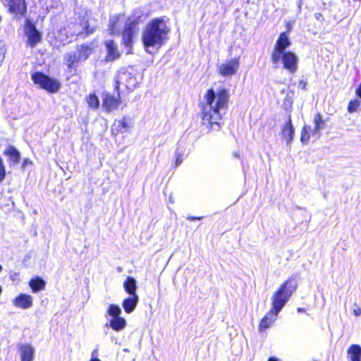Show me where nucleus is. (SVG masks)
I'll use <instances>...</instances> for the list:
<instances>
[{
    "instance_id": "nucleus-1",
    "label": "nucleus",
    "mask_w": 361,
    "mask_h": 361,
    "mask_svg": "<svg viewBox=\"0 0 361 361\" xmlns=\"http://www.w3.org/2000/svg\"><path fill=\"white\" fill-rule=\"evenodd\" d=\"M228 91L225 88L219 89L216 92L212 88L207 90L204 99L207 105L209 106L210 112L207 114L204 111V121H209V130L214 129L219 131L221 129L218 121L222 118L221 110L228 107Z\"/></svg>"
},
{
    "instance_id": "nucleus-2",
    "label": "nucleus",
    "mask_w": 361,
    "mask_h": 361,
    "mask_svg": "<svg viewBox=\"0 0 361 361\" xmlns=\"http://www.w3.org/2000/svg\"><path fill=\"white\" fill-rule=\"evenodd\" d=\"M170 28L164 17L154 18L146 25L142 33V41L145 49H159L169 39Z\"/></svg>"
},
{
    "instance_id": "nucleus-3",
    "label": "nucleus",
    "mask_w": 361,
    "mask_h": 361,
    "mask_svg": "<svg viewBox=\"0 0 361 361\" xmlns=\"http://www.w3.org/2000/svg\"><path fill=\"white\" fill-rule=\"evenodd\" d=\"M298 279V274H293L274 293L271 310L266 314V319H269V323L272 324L276 319L278 314L282 310L293 293L297 290Z\"/></svg>"
},
{
    "instance_id": "nucleus-4",
    "label": "nucleus",
    "mask_w": 361,
    "mask_h": 361,
    "mask_svg": "<svg viewBox=\"0 0 361 361\" xmlns=\"http://www.w3.org/2000/svg\"><path fill=\"white\" fill-rule=\"evenodd\" d=\"M271 63L274 68H278L281 61L283 68L288 71L290 73L294 74L298 68L299 59L296 54L292 51L282 53L276 56H271Z\"/></svg>"
},
{
    "instance_id": "nucleus-5",
    "label": "nucleus",
    "mask_w": 361,
    "mask_h": 361,
    "mask_svg": "<svg viewBox=\"0 0 361 361\" xmlns=\"http://www.w3.org/2000/svg\"><path fill=\"white\" fill-rule=\"evenodd\" d=\"M32 79L35 84L38 85L41 88L51 93L56 92L61 86L60 82L57 80L40 72L33 73Z\"/></svg>"
},
{
    "instance_id": "nucleus-6",
    "label": "nucleus",
    "mask_w": 361,
    "mask_h": 361,
    "mask_svg": "<svg viewBox=\"0 0 361 361\" xmlns=\"http://www.w3.org/2000/svg\"><path fill=\"white\" fill-rule=\"evenodd\" d=\"M133 68H121L117 73L115 81V90H119V85H123L126 88L130 89L137 82L136 78L132 72Z\"/></svg>"
},
{
    "instance_id": "nucleus-7",
    "label": "nucleus",
    "mask_w": 361,
    "mask_h": 361,
    "mask_svg": "<svg viewBox=\"0 0 361 361\" xmlns=\"http://www.w3.org/2000/svg\"><path fill=\"white\" fill-rule=\"evenodd\" d=\"M291 44L287 32L280 33L274 44L271 56H278V54L281 55L282 53L287 52L288 51L286 49L290 47Z\"/></svg>"
},
{
    "instance_id": "nucleus-8",
    "label": "nucleus",
    "mask_w": 361,
    "mask_h": 361,
    "mask_svg": "<svg viewBox=\"0 0 361 361\" xmlns=\"http://www.w3.org/2000/svg\"><path fill=\"white\" fill-rule=\"evenodd\" d=\"M133 126V121L131 118L124 116L121 120H116L111 126V133L117 135L119 133H127Z\"/></svg>"
},
{
    "instance_id": "nucleus-9",
    "label": "nucleus",
    "mask_w": 361,
    "mask_h": 361,
    "mask_svg": "<svg viewBox=\"0 0 361 361\" xmlns=\"http://www.w3.org/2000/svg\"><path fill=\"white\" fill-rule=\"evenodd\" d=\"M121 104V97L118 90L117 95L114 96L110 94H105L103 97V106L104 109L108 111L116 110Z\"/></svg>"
},
{
    "instance_id": "nucleus-10",
    "label": "nucleus",
    "mask_w": 361,
    "mask_h": 361,
    "mask_svg": "<svg viewBox=\"0 0 361 361\" xmlns=\"http://www.w3.org/2000/svg\"><path fill=\"white\" fill-rule=\"evenodd\" d=\"M239 67L238 59H233L219 66V73L224 77L234 75Z\"/></svg>"
},
{
    "instance_id": "nucleus-11",
    "label": "nucleus",
    "mask_w": 361,
    "mask_h": 361,
    "mask_svg": "<svg viewBox=\"0 0 361 361\" xmlns=\"http://www.w3.org/2000/svg\"><path fill=\"white\" fill-rule=\"evenodd\" d=\"M135 24L134 23H130L126 25L123 34H122V41L126 47L129 48L128 52H130V49L133 47V37L135 30Z\"/></svg>"
},
{
    "instance_id": "nucleus-12",
    "label": "nucleus",
    "mask_w": 361,
    "mask_h": 361,
    "mask_svg": "<svg viewBox=\"0 0 361 361\" xmlns=\"http://www.w3.org/2000/svg\"><path fill=\"white\" fill-rule=\"evenodd\" d=\"M25 32L27 36V42L30 47H33L40 42L41 35L32 23H30L27 24Z\"/></svg>"
},
{
    "instance_id": "nucleus-13",
    "label": "nucleus",
    "mask_w": 361,
    "mask_h": 361,
    "mask_svg": "<svg viewBox=\"0 0 361 361\" xmlns=\"http://www.w3.org/2000/svg\"><path fill=\"white\" fill-rule=\"evenodd\" d=\"M295 128L292 123L291 116L289 114L286 124L282 128V136L288 145H290L294 137Z\"/></svg>"
},
{
    "instance_id": "nucleus-14",
    "label": "nucleus",
    "mask_w": 361,
    "mask_h": 361,
    "mask_svg": "<svg viewBox=\"0 0 361 361\" xmlns=\"http://www.w3.org/2000/svg\"><path fill=\"white\" fill-rule=\"evenodd\" d=\"M5 5L9 7V11L16 14H23L25 12L26 6L24 0H2Z\"/></svg>"
},
{
    "instance_id": "nucleus-15",
    "label": "nucleus",
    "mask_w": 361,
    "mask_h": 361,
    "mask_svg": "<svg viewBox=\"0 0 361 361\" xmlns=\"http://www.w3.org/2000/svg\"><path fill=\"white\" fill-rule=\"evenodd\" d=\"M104 44L106 49L105 61L109 62L118 59L120 53L115 42L113 40H106Z\"/></svg>"
},
{
    "instance_id": "nucleus-16",
    "label": "nucleus",
    "mask_w": 361,
    "mask_h": 361,
    "mask_svg": "<svg viewBox=\"0 0 361 361\" xmlns=\"http://www.w3.org/2000/svg\"><path fill=\"white\" fill-rule=\"evenodd\" d=\"M13 303L15 307L28 309L32 306V297L30 295L20 293L15 298Z\"/></svg>"
},
{
    "instance_id": "nucleus-17",
    "label": "nucleus",
    "mask_w": 361,
    "mask_h": 361,
    "mask_svg": "<svg viewBox=\"0 0 361 361\" xmlns=\"http://www.w3.org/2000/svg\"><path fill=\"white\" fill-rule=\"evenodd\" d=\"M21 361H32L34 359L35 349L29 344H22L19 346Z\"/></svg>"
},
{
    "instance_id": "nucleus-18",
    "label": "nucleus",
    "mask_w": 361,
    "mask_h": 361,
    "mask_svg": "<svg viewBox=\"0 0 361 361\" xmlns=\"http://www.w3.org/2000/svg\"><path fill=\"white\" fill-rule=\"evenodd\" d=\"M77 51L67 52L64 55V62L68 69H72L82 61Z\"/></svg>"
},
{
    "instance_id": "nucleus-19",
    "label": "nucleus",
    "mask_w": 361,
    "mask_h": 361,
    "mask_svg": "<svg viewBox=\"0 0 361 361\" xmlns=\"http://www.w3.org/2000/svg\"><path fill=\"white\" fill-rule=\"evenodd\" d=\"M314 127L312 129V135L319 137L321 135V130H324L326 127V121L320 113H317L313 120Z\"/></svg>"
},
{
    "instance_id": "nucleus-20",
    "label": "nucleus",
    "mask_w": 361,
    "mask_h": 361,
    "mask_svg": "<svg viewBox=\"0 0 361 361\" xmlns=\"http://www.w3.org/2000/svg\"><path fill=\"white\" fill-rule=\"evenodd\" d=\"M139 300L137 295H130L126 298L122 303L125 312L128 314L131 313L136 307Z\"/></svg>"
},
{
    "instance_id": "nucleus-21",
    "label": "nucleus",
    "mask_w": 361,
    "mask_h": 361,
    "mask_svg": "<svg viewBox=\"0 0 361 361\" xmlns=\"http://www.w3.org/2000/svg\"><path fill=\"white\" fill-rule=\"evenodd\" d=\"M348 357L350 361H361V346L352 344L347 350Z\"/></svg>"
},
{
    "instance_id": "nucleus-22",
    "label": "nucleus",
    "mask_w": 361,
    "mask_h": 361,
    "mask_svg": "<svg viewBox=\"0 0 361 361\" xmlns=\"http://www.w3.org/2000/svg\"><path fill=\"white\" fill-rule=\"evenodd\" d=\"M106 326L111 327L116 331H120L126 327V321L121 317L112 318L109 323L106 324Z\"/></svg>"
},
{
    "instance_id": "nucleus-23",
    "label": "nucleus",
    "mask_w": 361,
    "mask_h": 361,
    "mask_svg": "<svg viewBox=\"0 0 361 361\" xmlns=\"http://www.w3.org/2000/svg\"><path fill=\"white\" fill-rule=\"evenodd\" d=\"M93 47L91 44H84L77 48V51L82 61H85L92 53Z\"/></svg>"
},
{
    "instance_id": "nucleus-24",
    "label": "nucleus",
    "mask_w": 361,
    "mask_h": 361,
    "mask_svg": "<svg viewBox=\"0 0 361 361\" xmlns=\"http://www.w3.org/2000/svg\"><path fill=\"white\" fill-rule=\"evenodd\" d=\"M123 287L126 293L130 295H137V284L136 280L131 276H128L123 283Z\"/></svg>"
},
{
    "instance_id": "nucleus-25",
    "label": "nucleus",
    "mask_w": 361,
    "mask_h": 361,
    "mask_svg": "<svg viewBox=\"0 0 361 361\" xmlns=\"http://www.w3.org/2000/svg\"><path fill=\"white\" fill-rule=\"evenodd\" d=\"M46 283L40 277H35L29 281V286L33 293H37L45 288Z\"/></svg>"
},
{
    "instance_id": "nucleus-26",
    "label": "nucleus",
    "mask_w": 361,
    "mask_h": 361,
    "mask_svg": "<svg viewBox=\"0 0 361 361\" xmlns=\"http://www.w3.org/2000/svg\"><path fill=\"white\" fill-rule=\"evenodd\" d=\"M4 154L9 157L13 164H18L20 161V154L16 148L9 146L4 152Z\"/></svg>"
},
{
    "instance_id": "nucleus-27",
    "label": "nucleus",
    "mask_w": 361,
    "mask_h": 361,
    "mask_svg": "<svg viewBox=\"0 0 361 361\" xmlns=\"http://www.w3.org/2000/svg\"><path fill=\"white\" fill-rule=\"evenodd\" d=\"M311 132L312 133V129L310 126L305 125L302 127L300 135V141L302 144L308 143Z\"/></svg>"
},
{
    "instance_id": "nucleus-28",
    "label": "nucleus",
    "mask_w": 361,
    "mask_h": 361,
    "mask_svg": "<svg viewBox=\"0 0 361 361\" xmlns=\"http://www.w3.org/2000/svg\"><path fill=\"white\" fill-rule=\"evenodd\" d=\"M107 313L112 318L118 317L121 314V309L118 305L111 304L108 307Z\"/></svg>"
},
{
    "instance_id": "nucleus-29",
    "label": "nucleus",
    "mask_w": 361,
    "mask_h": 361,
    "mask_svg": "<svg viewBox=\"0 0 361 361\" xmlns=\"http://www.w3.org/2000/svg\"><path fill=\"white\" fill-rule=\"evenodd\" d=\"M87 102L90 108L97 109L99 106V100L94 94H90L87 98Z\"/></svg>"
},
{
    "instance_id": "nucleus-30",
    "label": "nucleus",
    "mask_w": 361,
    "mask_h": 361,
    "mask_svg": "<svg viewBox=\"0 0 361 361\" xmlns=\"http://www.w3.org/2000/svg\"><path fill=\"white\" fill-rule=\"evenodd\" d=\"M360 104H361L360 101L357 99L350 100L348 102V108H347L348 113L352 114V113L356 112L357 111L359 106H360Z\"/></svg>"
},
{
    "instance_id": "nucleus-31",
    "label": "nucleus",
    "mask_w": 361,
    "mask_h": 361,
    "mask_svg": "<svg viewBox=\"0 0 361 361\" xmlns=\"http://www.w3.org/2000/svg\"><path fill=\"white\" fill-rule=\"evenodd\" d=\"M271 324V323H269V319H266V315H265L262 319V320L260 322L259 326V331H264L265 329L269 328Z\"/></svg>"
},
{
    "instance_id": "nucleus-32",
    "label": "nucleus",
    "mask_w": 361,
    "mask_h": 361,
    "mask_svg": "<svg viewBox=\"0 0 361 361\" xmlns=\"http://www.w3.org/2000/svg\"><path fill=\"white\" fill-rule=\"evenodd\" d=\"M6 48L5 43L3 41H0V66H1L3 61L5 58Z\"/></svg>"
},
{
    "instance_id": "nucleus-33",
    "label": "nucleus",
    "mask_w": 361,
    "mask_h": 361,
    "mask_svg": "<svg viewBox=\"0 0 361 361\" xmlns=\"http://www.w3.org/2000/svg\"><path fill=\"white\" fill-rule=\"evenodd\" d=\"M6 176V170L4 165L3 159L0 157V183L2 182Z\"/></svg>"
},
{
    "instance_id": "nucleus-34",
    "label": "nucleus",
    "mask_w": 361,
    "mask_h": 361,
    "mask_svg": "<svg viewBox=\"0 0 361 361\" xmlns=\"http://www.w3.org/2000/svg\"><path fill=\"white\" fill-rule=\"evenodd\" d=\"M176 159L175 166H176V167H177L182 163L183 158H182V154L180 153H176Z\"/></svg>"
},
{
    "instance_id": "nucleus-35",
    "label": "nucleus",
    "mask_w": 361,
    "mask_h": 361,
    "mask_svg": "<svg viewBox=\"0 0 361 361\" xmlns=\"http://www.w3.org/2000/svg\"><path fill=\"white\" fill-rule=\"evenodd\" d=\"M99 349L98 348H96L95 349L93 350V351L92 352V354H91V359H99L98 358V355H99Z\"/></svg>"
},
{
    "instance_id": "nucleus-36",
    "label": "nucleus",
    "mask_w": 361,
    "mask_h": 361,
    "mask_svg": "<svg viewBox=\"0 0 361 361\" xmlns=\"http://www.w3.org/2000/svg\"><path fill=\"white\" fill-rule=\"evenodd\" d=\"M299 87H300L302 90H307V82H305L303 80H301L299 81L298 84Z\"/></svg>"
},
{
    "instance_id": "nucleus-37",
    "label": "nucleus",
    "mask_w": 361,
    "mask_h": 361,
    "mask_svg": "<svg viewBox=\"0 0 361 361\" xmlns=\"http://www.w3.org/2000/svg\"><path fill=\"white\" fill-rule=\"evenodd\" d=\"M314 17L317 20L321 21V22H323L324 20L323 15L320 13H316L314 14Z\"/></svg>"
},
{
    "instance_id": "nucleus-38",
    "label": "nucleus",
    "mask_w": 361,
    "mask_h": 361,
    "mask_svg": "<svg viewBox=\"0 0 361 361\" xmlns=\"http://www.w3.org/2000/svg\"><path fill=\"white\" fill-rule=\"evenodd\" d=\"M356 95L361 99V82L358 85L357 87L355 90Z\"/></svg>"
},
{
    "instance_id": "nucleus-39",
    "label": "nucleus",
    "mask_w": 361,
    "mask_h": 361,
    "mask_svg": "<svg viewBox=\"0 0 361 361\" xmlns=\"http://www.w3.org/2000/svg\"><path fill=\"white\" fill-rule=\"evenodd\" d=\"M32 161L27 158L26 159H24L23 160V165H22V167L24 169L25 168V166L28 164H32Z\"/></svg>"
},
{
    "instance_id": "nucleus-40",
    "label": "nucleus",
    "mask_w": 361,
    "mask_h": 361,
    "mask_svg": "<svg viewBox=\"0 0 361 361\" xmlns=\"http://www.w3.org/2000/svg\"><path fill=\"white\" fill-rule=\"evenodd\" d=\"M187 219H188L190 221L201 220L202 217H195V216H188Z\"/></svg>"
},
{
    "instance_id": "nucleus-41",
    "label": "nucleus",
    "mask_w": 361,
    "mask_h": 361,
    "mask_svg": "<svg viewBox=\"0 0 361 361\" xmlns=\"http://www.w3.org/2000/svg\"><path fill=\"white\" fill-rule=\"evenodd\" d=\"M354 314L356 317L360 316L361 315V309L360 308H357L356 310H354Z\"/></svg>"
},
{
    "instance_id": "nucleus-42",
    "label": "nucleus",
    "mask_w": 361,
    "mask_h": 361,
    "mask_svg": "<svg viewBox=\"0 0 361 361\" xmlns=\"http://www.w3.org/2000/svg\"><path fill=\"white\" fill-rule=\"evenodd\" d=\"M287 34L292 30V25L290 23H288L286 24Z\"/></svg>"
},
{
    "instance_id": "nucleus-43",
    "label": "nucleus",
    "mask_w": 361,
    "mask_h": 361,
    "mask_svg": "<svg viewBox=\"0 0 361 361\" xmlns=\"http://www.w3.org/2000/svg\"><path fill=\"white\" fill-rule=\"evenodd\" d=\"M268 361H281L278 357L275 356L269 357Z\"/></svg>"
},
{
    "instance_id": "nucleus-44",
    "label": "nucleus",
    "mask_w": 361,
    "mask_h": 361,
    "mask_svg": "<svg viewBox=\"0 0 361 361\" xmlns=\"http://www.w3.org/2000/svg\"><path fill=\"white\" fill-rule=\"evenodd\" d=\"M305 311V309L303 307H298L297 308V312L298 313L304 312Z\"/></svg>"
},
{
    "instance_id": "nucleus-45",
    "label": "nucleus",
    "mask_w": 361,
    "mask_h": 361,
    "mask_svg": "<svg viewBox=\"0 0 361 361\" xmlns=\"http://www.w3.org/2000/svg\"><path fill=\"white\" fill-rule=\"evenodd\" d=\"M86 32L87 34L92 33L94 32L93 29L89 30V27L86 26Z\"/></svg>"
},
{
    "instance_id": "nucleus-46",
    "label": "nucleus",
    "mask_w": 361,
    "mask_h": 361,
    "mask_svg": "<svg viewBox=\"0 0 361 361\" xmlns=\"http://www.w3.org/2000/svg\"><path fill=\"white\" fill-rule=\"evenodd\" d=\"M123 350L126 353H128L130 351L129 349L128 348H124Z\"/></svg>"
},
{
    "instance_id": "nucleus-47",
    "label": "nucleus",
    "mask_w": 361,
    "mask_h": 361,
    "mask_svg": "<svg viewBox=\"0 0 361 361\" xmlns=\"http://www.w3.org/2000/svg\"><path fill=\"white\" fill-rule=\"evenodd\" d=\"M90 361H101L99 359H91Z\"/></svg>"
},
{
    "instance_id": "nucleus-48",
    "label": "nucleus",
    "mask_w": 361,
    "mask_h": 361,
    "mask_svg": "<svg viewBox=\"0 0 361 361\" xmlns=\"http://www.w3.org/2000/svg\"><path fill=\"white\" fill-rule=\"evenodd\" d=\"M298 8H299V11H300V10H301V6H300V4L298 5Z\"/></svg>"
},
{
    "instance_id": "nucleus-49",
    "label": "nucleus",
    "mask_w": 361,
    "mask_h": 361,
    "mask_svg": "<svg viewBox=\"0 0 361 361\" xmlns=\"http://www.w3.org/2000/svg\"><path fill=\"white\" fill-rule=\"evenodd\" d=\"M2 271V266L0 264V272Z\"/></svg>"
},
{
    "instance_id": "nucleus-50",
    "label": "nucleus",
    "mask_w": 361,
    "mask_h": 361,
    "mask_svg": "<svg viewBox=\"0 0 361 361\" xmlns=\"http://www.w3.org/2000/svg\"><path fill=\"white\" fill-rule=\"evenodd\" d=\"M234 155H235L236 157H239V154H235Z\"/></svg>"
},
{
    "instance_id": "nucleus-51",
    "label": "nucleus",
    "mask_w": 361,
    "mask_h": 361,
    "mask_svg": "<svg viewBox=\"0 0 361 361\" xmlns=\"http://www.w3.org/2000/svg\"><path fill=\"white\" fill-rule=\"evenodd\" d=\"M202 118H203V111L201 112Z\"/></svg>"
}]
</instances>
